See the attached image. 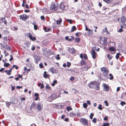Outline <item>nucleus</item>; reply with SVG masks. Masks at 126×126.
<instances>
[{
  "label": "nucleus",
  "instance_id": "nucleus-1",
  "mask_svg": "<svg viewBox=\"0 0 126 126\" xmlns=\"http://www.w3.org/2000/svg\"><path fill=\"white\" fill-rule=\"evenodd\" d=\"M42 50L44 52L43 54L46 56H47L51 54L50 53L49 50L47 48H43Z\"/></svg>",
  "mask_w": 126,
  "mask_h": 126
},
{
  "label": "nucleus",
  "instance_id": "nucleus-2",
  "mask_svg": "<svg viewBox=\"0 0 126 126\" xmlns=\"http://www.w3.org/2000/svg\"><path fill=\"white\" fill-rule=\"evenodd\" d=\"M79 122L82 123V124L84 126H87L88 125V122L87 120L84 118H80Z\"/></svg>",
  "mask_w": 126,
  "mask_h": 126
},
{
  "label": "nucleus",
  "instance_id": "nucleus-3",
  "mask_svg": "<svg viewBox=\"0 0 126 126\" xmlns=\"http://www.w3.org/2000/svg\"><path fill=\"white\" fill-rule=\"evenodd\" d=\"M58 5L57 2L51 5L50 9L53 11H55L57 10L58 9Z\"/></svg>",
  "mask_w": 126,
  "mask_h": 126
},
{
  "label": "nucleus",
  "instance_id": "nucleus-4",
  "mask_svg": "<svg viewBox=\"0 0 126 126\" xmlns=\"http://www.w3.org/2000/svg\"><path fill=\"white\" fill-rule=\"evenodd\" d=\"M43 106V104L40 103H37L36 105L37 108L39 111H41L42 110Z\"/></svg>",
  "mask_w": 126,
  "mask_h": 126
},
{
  "label": "nucleus",
  "instance_id": "nucleus-5",
  "mask_svg": "<svg viewBox=\"0 0 126 126\" xmlns=\"http://www.w3.org/2000/svg\"><path fill=\"white\" fill-rule=\"evenodd\" d=\"M19 17L20 19L24 21H26L27 18H28V17L25 14L22 15L20 16Z\"/></svg>",
  "mask_w": 126,
  "mask_h": 126
},
{
  "label": "nucleus",
  "instance_id": "nucleus-6",
  "mask_svg": "<svg viewBox=\"0 0 126 126\" xmlns=\"http://www.w3.org/2000/svg\"><path fill=\"white\" fill-rule=\"evenodd\" d=\"M102 71L104 73H108L109 72V70L107 68L105 67H103L100 68Z\"/></svg>",
  "mask_w": 126,
  "mask_h": 126
},
{
  "label": "nucleus",
  "instance_id": "nucleus-7",
  "mask_svg": "<svg viewBox=\"0 0 126 126\" xmlns=\"http://www.w3.org/2000/svg\"><path fill=\"white\" fill-rule=\"evenodd\" d=\"M91 53L93 58L95 59L97 54L95 51L93 49L91 51Z\"/></svg>",
  "mask_w": 126,
  "mask_h": 126
},
{
  "label": "nucleus",
  "instance_id": "nucleus-8",
  "mask_svg": "<svg viewBox=\"0 0 126 126\" xmlns=\"http://www.w3.org/2000/svg\"><path fill=\"white\" fill-rule=\"evenodd\" d=\"M108 50H110V51L112 52H111V53L113 54L115 53L116 49L114 47H111L109 48Z\"/></svg>",
  "mask_w": 126,
  "mask_h": 126
},
{
  "label": "nucleus",
  "instance_id": "nucleus-9",
  "mask_svg": "<svg viewBox=\"0 0 126 126\" xmlns=\"http://www.w3.org/2000/svg\"><path fill=\"white\" fill-rule=\"evenodd\" d=\"M103 85L104 87V90L106 92L108 91L109 90V87L105 83H104L103 84Z\"/></svg>",
  "mask_w": 126,
  "mask_h": 126
},
{
  "label": "nucleus",
  "instance_id": "nucleus-10",
  "mask_svg": "<svg viewBox=\"0 0 126 126\" xmlns=\"http://www.w3.org/2000/svg\"><path fill=\"white\" fill-rule=\"evenodd\" d=\"M99 84L96 82L94 86H91V87H92L94 88H95L96 90H97L98 88H99Z\"/></svg>",
  "mask_w": 126,
  "mask_h": 126
},
{
  "label": "nucleus",
  "instance_id": "nucleus-11",
  "mask_svg": "<svg viewBox=\"0 0 126 126\" xmlns=\"http://www.w3.org/2000/svg\"><path fill=\"white\" fill-rule=\"evenodd\" d=\"M98 42L103 45H106L107 44V40H99Z\"/></svg>",
  "mask_w": 126,
  "mask_h": 126
},
{
  "label": "nucleus",
  "instance_id": "nucleus-12",
  "mask_svg": "<svg viewBox=\"0 0 126 126\" xmlns=\"http://www.w3.org/2000/svg\"><path fill=\"white\" fill-rule=\"evenodd\" d=\"M70 52L72 54H74L75 53V50L74 48H70L69 49Z\"/></svg>",
  "mask_w": 126,
  "mask_h": 126
},
{
  "label": "nucleus",
  "instance_id": "nucleus-13",
  "mask_svg": "<svg viewBox=\"0 0 126 126\" xmlns=\"http://www.w3.org/2000/svg\"><path fill=\"white\" fill-rule=\"evenodd\" d=\"M6 40H4L3 41V44H0L1 46V47H5V46H7V44L6 43Z\"/></svg>",
  "mask_w": 126,
  "mask_h": 126
},
{
  "label": "nucleus",
  "instance_id": "nucleus-14",
  "mask_svg": "<svg viewBox=\"0 0 126 126\" xmlns=\"http://www.w3.org/2000/svg\"><path fill=\"white\" fill-rule=\"evenodd\" d=\"M91 67L90 66H89L87 65L85 66L83 68V70L84 71H86Z\"/></svg>",
  "mask_w": 126,
  "mask_h": 126
},
{
  "label": "nucleus",
  "instance_id": "nucleus-15",
  "mask_svg": "<svg viewBox=\"0 0 126 126\" xmlns=\"http://www.w3.org/2000/svg\"><path fill=\"white\" fill-rule=\"evenodd\" d=\"M121 22L123 24H124L126 21V19L124 16H122L121 19Z\"/></svg>",
  "mask_w": 126,
  "mask_h": 126
},
{
  "label": "nucleus",
  "instance_id": "nucleus-16",
  "mask_svg": "<svg viewBox=\"0 0 126 126\" xmlns=\"http://www.w3.org/2000/svg\"><path fill=\"white\" fill-rule=\"evenodd\" d=\"M34 96L36 97L35 100H38L39 98V94L37 93H35L34 94Z\"/></svg>",
  "mask_w": 126,
  "mask_h": 126
},
{
  "label": "nucleus",
  "instance_id": "nucleus-17",
  "mask_svg": "<svg viewBox=\"0 0 126 126\" xmlns=\"http://www.w3.org/2000/svg\"><path fill=\"white\" fill-rule=\"evenodd\" d=\"M44 75H43L44 77L45 78H49V75H47L46 74H47V72L46 71H45L44 72Z\"/></svg>",
  "mask_w": 126,
  "mask_h": 126
},
{
  "label": "nucleus",
  "instance_id": "nucleus-18",
  "mask_svg": "<svg viewBox=\"0 0 126 126\" xmlns=\"http://www.w3.org/2000/svg\"><path fill=\"white\" fill-rule=\"evenodd\" d=\"M28 36L30 38V39H36V38L35 37H32L30 33L29 34Z\"/></svg>",
  "mask_w": 126,
  "mask_h": 126
},
{
  "label": "nucleus",
  "instance_id": "nucleus-19",
  "mask_svg": "<svg viewBox=\"0 0 126 126\" xmlns=\"http://www.w3.org/2000/svg\"><path fill=\"white\" fill-rule=\"evenodd\" d=\"M107 57L108 58L109 61H110L113 57L112 56H110V54H108L107 56Z\"/></svg>",
  "mask_w": 126,
  "mask_h": 126
},
{
  "label": "nucleus",
  "instance_id": "nucleus-20",
  "mask_svg": "<svg viewBox=\"0 0 126 126\" xmlns=\"http://www.w3.org/2000/svg\"><path fill=\"white\" fill-rule=\"evenodd\" d=\"M103 31L104 32H106L107 34H109V33L106 27L105 29L103 30Z\"/></svg>",
  "mask_w": 126,
  "mask_h": 126
},
{
  "label": "nucleus",
  "instance_id": "nucleus-21",
  "mask_svg": "<svg viewBox=\"0 0 126 126\" xmlns=\"http://www.w3.org/2000/svg\"><path fill=\"white\" fill-rule=\"evenodd\" d=\"M11 103L10 102L6 101L5 102L6 105L7 107H9Z\"/></svg>",
  "mask_w": 126,
  "mask_h": 126
},
{
  "label": "nucleus",
  "instance_id": "nucleus-22",
  "mask_svg": "<svg viewBox=\"0 0 126 126\" xmlns=\"http://www.w3.org/2000/svg\"><path fill=\"white\" fill-rule=\"evenodd\" d=\"M95 82H91L90 84V86H89V87H91V86H94Z\"/></svg>",
  "mask_w": 126,
  "mask_h": 126
},
{
  "label": "nucleus",
  "instance_id": "nucleus-23",
  "mask_svg": "<svg viewBox=\"0 0 126 126\" xmlns=\"http://www.w3.org/2000/svg\"><path fill=\"white\" fill-rule=\"evenodd\" d=\"M76 29V28L75 26H73L72 27V29L71 30V32H73Z\"/></svg>",
  "mask_w": 126,
  "mask_h": 126
},
{
  "label": "nucleus",
  "instance_id": "nucleus-24",
  "mask_svg": "<svg viewBox=\"0 0 126 126\" xmlns=\"http://www.w3.org/2000/svg\"><path fill=\"white\" fill-rule=\"evenodd\" d=\"M121 55V54H120L119 53H116V58L117 59H118L119 58V55Z\"/></svg>",
  "mask_w": 126,
  "mask_h": 126
},
{
  "label": "nucleus",
  "instance_id": "nucleus-25",
  "mask_svg": "<svg viewBox=\"0 0 126 126\" xmlns=\"http://www.w3.org/2000/svg\"><path fill=\"white\" fill-rule=\"evenodd\" d=\"M112 0H103L108 3H110Z\"/></svg>",
  "mask_w": 126,
  "mask_h": 126
},
{
  "label": "nucleus",
  "instance_id": "nucleus-26",
  "mask_svg": "<svg viewBox=\"0 0 126 126\" xmlns=\"http://www.w3.org/2000/svg\"><path fill=\"white\" fill-rule=\"evenodd\" d=\"M85 63V61L83 60H82L80 62V64L81 65H82Z\"/></svg>",
  "mask_w": 126,
  "mask_h": 126
},
{
  "label": "nucleus",
  "instance_id": "nucleus-27",
  "mask_svg": "<svg viewBox=\"0 0 126 126\" xmlns=\"http://www.w3.org/2000/svg\"><path fill=\"white\" fill-rule=\"evenodd\" d=\"M109 76L110 77V78H109V79L110 80H112L113 78V76L111 74H109Z\"/></svg>",
  "mask_w": 126,
  "mask_h": 126
},
{
  "label": "nucleus",
  "instance_id": "nucleus-28",
  "mask_svg": "<svg viewBox=\"0 0 126 126\" xmlns=\"http://www.w3.org/2000/svg\"><path fill=\"white\" fill-rule=\"evenodd\" d=\"M52 72V73L53 74L54 72V69L53 67H51L49 69Z\"/></svg>",
  "mask_w": 126,
  "mask_h": 126
},
{
  "label": "nucleus",
  "instance_id": "nucleus-29",
  "mask_svg": "<svg viewBox=\"0 0 126 126\" xmlns=\"http://www.w3.org/2000/svg\"><path fill=\"white\" fill-rule=\"evenodd\" d=\"M57 81L56 80H55L53 81V83L51 84V85L52 86H54L55 85V84L57 83Z\"/></svg>",
  "mask_w": 126,
  "mask_h": 126
},
{
  "label": "nucleus",
  "instance_id": "nucleus-30",
  "mask_svg": "<svg viewBox=\"0 0 126 126\" xmlns=\"http://www.w3.org/2000/svg\"><path fill=\"white\" fill-rule=\"evenodd\" d=\"M109 123H105L103 125V126H109Z\"/></svg>",
  "mask_w": 126,
  "mask_h": 126
},
{
  "label": "nucleus",
  "instance_id": "nucleus-31",
  "mask_svg": "<svg viewBox=\"0 0 126 126\" xmlns=\"http://www.w3.org/2000/svg\"><path fill=\"white\" fill-rule=\"evenodd\" d=\"M30 45V43H29L26 42L25 43V46L27 47H28Z\"/></svg>",
  "mask_w": 126,
  "mask_h": 126
},
{
  "label": "nucleus",
  "instance_id": "nucleus-32",
  "mask_svg": "<svg viewBox=\"0 0 126 126\" xmlns=\"http://www.w3.org/2000/svg\"><path fill=\"white\" fill-rule=\"evenodd\" d=\"M102 105L101 104H100L99 105V106L97 108L99 109L100 110H101L102 109Z\"/></svg>",
  "mask_w": 126,
  "mask_h": 126
},
{
  "label": "nucleus",
  "instance_id": "nucleus-33",
  "mask_svg": "<svg viewBox=\"0 0 126 126\" xmlns=\"http://www.w3.org/2000/svg\"><path fill=\"white\" fill-rule=\"evenodd\" d=\"M4 18L5 17H4L0 19V24L3 22V20H4Z\"/></svg>",
  "mask_w": 126,
  "mask_h": 126
},
{
  "label": "nucleus",
  "instance_id": "nucleus-34",
  "mask_svg": "<svg viewBox=\"0 0 126 126\" xmlns=\"http://www.w3.org/2000/svg\"><path fill=\"white\" fill-rule=\"evenodd\" d=\"M87 103H85L83 104V106L84 108H86L87 106Z\"/></svg>",
  "mask_w": 126,
  "mask_h": 126
},
{
  "label": "nucleus",
  "instance_id": "nucleus-35",
  "mask_svg": "<svg viewBox=\"0 0 126 126\" xmlns=\"http://www.w3.org/2000/svg\"><path fill=\"white\" fill-rule=\"evenodd\" d=\"M88 31H89V34H92L93 33V30H90V29H89L88 30Z\"/></svg>",
  "mask_w": 126,
  "mask_h": 126
},
{
  "label": "nucleus",
  "instance_id": "nucleus-36",
  "mask_svg": "<svg viewBox=\"0 0 126 126\" xmlns=\"http://www.w3.org/2000/svg\"><path fill=\"white\" fill-rule=\"evenodd\" d=\"M10 65V64L8 63H5L4 64V66L6 67H7Z\"/></svg>",
  "mask_w": 126,
  "mask_h": 126
},
{
  "label": "nucleus",
  "instance_id": "nucleus-37",
  "mask_svg": "<svg viewBox=\"0 0 126 126\" xmlns=\"http://www.w3.org/2000/svg\"><path fill=\"white\" fill-rule=\"evenodd\" d=\"M50 87L49 86V85L48 84H47L46 86V89H49Z\"/></svg>",
  "mask_w": 126,
  "mask_h": 126
},
{
  "label": "nucleus",
  "instance_id": "nucleus-38",
  "mask_svg": "<svg viewBox=\"0 0 126 126\" xmlns=\"http://www.w3.org/2000/svg\"><path fill=\"white\" fill-rule=\"evenodd\" d=\"M65 7V6H64L63 4H61L60 5V8L62 9H63Z\"/></svg>",
  "mask_w": 126,
  "mask_h": 126
},
{
  "label": "nucleus",
  "instance_id": "nucleus-39",
  "mask_svg": "<svg viewBox=\"0 0 126 126\" xmlns=\"http://www.w3.org/2000/svg\"><path fill=\"white\" fill-rule=\"evenodd\" d=\"M59 55L57 54L56 56V59L57 60H59L60 59V58L59 57Z\"/></svg>",
  "mask_w": 126,
  "mask_h": 126
},
{
  "label": "nucleus",
  "instance_id": "nucleus-40",
  "mask_svg": "<svg viewBox=\"0 0 126 126\" xmlns=\"http://www.w3.org/2000/svg\"><path fill=\"white\" fill-rule=\"evenodd\" d=\"M60 20H57V23L58 24H60V22H62V19L61 18L60 19Z\"/></svg>",
  "mask_w": 126,
  "mask_h": 126
},
{
  "label": "nucleus",
  "instance_id": "nucleus-41",
  "mask_svg": "<svg viewBox=\"0 0 126 126\" xmlns=\"http://www.w3.org/2000/svg\"><path fill=\"white\" fill-rule=\"evenodd\" d=\"M83 58H84V59H87L88 58V57L86 55L84 54L83 55Z\"/></svg>",
  "mask_w": 126,
  "mask_h": 126
},
{
  "label": "nucleus",
  "instance_id": "nucleus-42",
  "mask_svg": "<svg viewBox=\"0 0 126 126\" xmlns=\"http://www.w3.org/2000/svg\"><path fill=\"white\" fill-rule=\"evenodd\" d=\"M96 118H94L93 120H92V122L94 123H96Z\"/></svg>",
  "mask_w": 126,
  "mask_h": 126
},
{
  "label": "nucleus",
  "instance_id": "nucleus-43",
  "mask_svg": "<svg viewBox=\"0 0 126 126\" xmlns=\"http://www.w3.org/2000/svg\"><path fill=\"white\" fill-rule=\"evenodd\" d=\"M15 68L16 69H18V67L16 65H13V66L12 68Z\"/></svg>",
  "mask_w": 126,
  "mask_h": 126
},
{
  "label": "nucleus",
  "instance_id": "nucleus-44",
  "mask_svg": "<svg viewBox=\"0 0 126 126\" xmlns=\"http://www.w3.org/2000/svg\"><path fill=\"white\" fill-rule=\"evenodd\" d=\"M121 105L122 106H123L124 105L126 104V103L124 101H122L121 102Z\"/></svg>",
  "mask_w": 126,
  "mask_h": 126
},
{
  "label": "nucleus",
  "instance_id": "nucleus-45",
  "mask_svg": "<svg viewBox=\"0 0 126 126\" xmlns=\"http://www.w3.org/2000/svg\"><path fill=\"white\" fill-rule=\"evenodd\" d=\"M71 65V63L69 62H68L67 63V65L66 66L68 67H69Z\"/></svg>",
  "mask_w": 126,
  "mask_h": 126
},
{
  "label": "nucleus",
  "instance_id": "nucleus-46",
  "mask_svg": "<svg viewBox=\"0 0 126 126\" xmlns=\"http://www.w3.org/2000/svg\"><path fill=\"white\" fill-rule=\"evenodd\" d=\"M36 105L35 103L33 102L32 104L31 105V107H32V108L34 107L35 106V105Z\"/></svg>",
  "mask_w": 126,
  "mask_h": 126
},
{
  "label": "nucleus",
  "instance_id": "nucleus-47",
  "mask_svg": "<svg viewBox=\"0 0 126 126\" xmlns=\"http://www.w3.org/2000/svg\"><path fill=\"white\" fill-rule=\"evenodd\" d=\"M39 66L40 68H43L44 66L41 63H40L39 64Z\"/></svg>",
  "mask_w": 126,
  "mask_h": 126
},
{
  "label": "nucleus",
  "instance_id": "nucleus-48",
  "mask_svg": "<svg viewBox=\"0 0 126 126\" xmlns=\"http://www.w3.org/2000/svg\"><path fill=\"white\" fill-rule=\"evenodd\" d=\"M94 115L93 113H91L90 115V118L91 119H92L93 118V117Z\"/></svg>",
  "mask_w": 126,
  "mask_h": 126
},
{
  "label": "nucleus",
  "instance_id": "nucleus-49",
  "mask_svg": "<svg viewBox=\"0 0 126 126\" xmlns=\"http://www.w3.org/2000/svg\"><path fill=\"white\" fill-rule=\"evenodd\" d=\"M34 30H36L37 29H38V28L37 27V26L36 25H34Z\"/></svg>",
  "mask_w": 126,
  "mask_h": 126
},
{
  "label": "nucleus",
  "instance_id": "nucleus-50",
  "mask_svg": "<svg viewBox=\"0 0 126 126\" xmlns=\"http://www.w3.org/2000/svg\"><path fill=\"white\" fill-rule=\"evenodd\" d=\"M66 20L68 22H69L70 24H71L72 23V22L71 21L72 20L71 19L69 20L68 19H67Z\"/></svg>",
  "mask_w": 126,
  "mask_h": 126
},
{
  "label": "nucleus",
  "instance_id": "nucleus-51",
  "mask_svg": "<svg viewBox=\"0 0 126 126\" xmlns=\"http://www.w3.org/2000/svg\"><path fill=\"white\" fill-rule=\"evenodd\" d=\"M121 26V28L119 30V32H121L123 31V30L122 29L123 28V27Z\"/></svg>",
  "mask_w": 126,
  "mask_h": 126
},
{
  "label": "nucleus",
  "instance_id": "nucleus-52",
  "mask_svg": "<svg viewBox=\"0 0 126 126\" xmlns=\"http://www.w3.org/2000/svg\"><path fill=\"white\" fill-rule=\"evenodd\" d=\"M35 60V62L36 63H38V61L39 60V58H36V59Z\"/></svg>",
  "mask_w": 126,
  "mask_h": 126
},
{
  "label": "nucleus",
  "instance_id": "nucleus-53",
  "mask_svg": "<svg viewBox=\"0 0 126 126\" xmlns=\"http://www.w3.org/2000/svg\"><path fill=\"white\" fill-rule=\"evenodd\" d=\"M104 103L106 104V105L107 106H108V102L106 101H104Z\"/></svg>",
  "mask_w": 126,
  "mask_h": 126
},
{
  "label": "nucleus",
  "instance_id": "nucleus-54",
  "mask_svg": "<svg viewBox=\"0 0 126 126\" xmlns=\"http://www.w3.org/2000/svg\"><path fill=\"white\" fill-rule=\"evenodd\" d=\"M67 110L68 111H69L70 110H72V109L70 107H68L67 108Z\"/></svg>",
  "mask_w": 126,
  "mask_h": 126
},
{
  "label": "nucleus",
  "instance_id": "nucleus-55",
  "mask_svg": "<svg viewBox=\"0 0 126 126\" xmlns=\"http://www.w3.org/2000/svg\"><path fill=\"white\" fill-rule=\"evenodd\" d=\"M6 49H7L9 50L10 51L11 50V48L9 46H8L7 47Z\"/></svg>",
  "mask_w": 126,
  "mask_h": 126
},
{
  "label": "nucleus",
  "instance_id": "nucleus-56",
  "mask_svg": "<svg viewBox=\"0 0 126 126\" xmlns=\"http://www.w3.org/2000/svg\"><path fill=\"white\" fill-rule=\"evenodd\" d=\"M22 86H17L16 87V88L17 89H19L20 88H22Z\"/></svg>",
  "mask_w": 126,
  "mask_h": 126
},
{
  "label": "nucleus",
  "instance_id": "nucleus-57",
  "mask_svg": "<svg viewBox=\"0 0 126 126\" xmlns=\"http://www.w3.org/2000/svg\"><path fill=\"white\" fill-rule=\"evenodd\" d=\"M120 90V87H118L117 88L116 91L117 92H118Z\"/></svg>",
  "mask_w": 126,
  "mask_h": 126
},
{
  "label": "nucleus",
  "instance_id": "nucleus-58",
  "mask_svg": "<svg viewBox=\"0 0 126 126\" xmlns=\"http://www.w3.org/2000/svg\"><path fill=\"white\" fill-rule=\"evenodd\" d=\"M87 103L89 105H90L91 104L90 101L89 100H87Z\"/></svg>",
  "mask_w": 126,
  "mask_h": 126
},
{
  "label": "nucleus",
  "instance_id": "nucleus-59",
  "mask_svg": "<svg viewBox=\"0 0 126 126\" xmlns=\"http://www.w3.org/2000/svg\"><path fill=\"white\" fill-rule=\"evenodd\" d=\"M5 69V68H2L1 69H0V72H1L3 70H4Z\"/></svg>",
  "mask_w": 126,
  "mask_h": 126
},
{
  "label": "nucleus",
  "instance_id": "nucleus-60",
  "mask_svg": "<svg viewBox=\"0 0 126 126\" xmlns=\"http://www.w3.org/2000/svg\"><path fill=\"white\" fill-rule=\"evenodd\" d=\"M108 73H106L104 75V76L105 77H106V78H108Z\"/></svg>",
  "mask_w": 126,
  "mask_h": 126
},
{
  "label": "nucleus",
  "instance_id": "nucleus-61",
  "mask_svg": "<svg viewBox=\"0 0 126 126\" xmlns=\"http://www.w3.org/2000/svg\"><path fill=\"white\" fill-rule=\"evenodd\" d=\"M104 120L107 121L108 120V118L107 117H105L104 119Z\"/></svg>",
  "mask_w": 126,
  "mask_h": 126
},
{
  "label": "nucleus",
  "instance_id": "nucleus-62",
  "mask_svg": "<svg viewBox=\"0 0 126 126\" xmlns=\"http://www.w3.org/2000/svg\"><path fill=\"white\" fill-rule=\"evenodd\" d=\"M79 56L80 58H81L82 59L83 58V55L82 54H80Z\"/></svg>",
  "mask_w": 126,
  "mask_h": 126
},
{
  "label": "nucleus",
  "instance_id": "nucleus-63",
  "mask_svg": "<svg viewBox=\"0 0 126 126\" xmlns=\"http://www.w3.org/2000/svg\"><path fill=\"white\" fill-rule=\"evenodd\" d=\"M41 18L42 20L44 19V17L43 16H41Z\"/></svg>",
  "mask_w": 126,
  "mask_h": 126
},
{
  "label": "nucleus",
  "instance_id": "nucleus-64",
  "mask_svg": "<svg viewBox=\"0 0 126 126\" xmlns=\"http://www.w3.org/2000/svg\"><path fill=\"white\" fill-rule=\"evenodd\" d=\"M7 74L9 75H10L11 74L10 73V72L9 71H8L7 73Z\"/></svg>",
  "mask_w": 126,
  "mask_h": 126
}]
</instances>
